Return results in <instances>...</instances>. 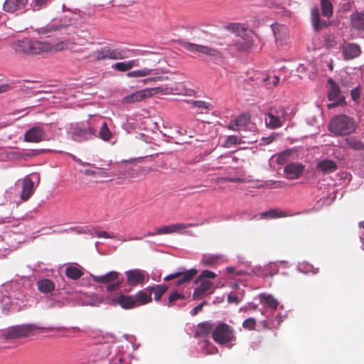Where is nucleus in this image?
<instances>
[{
    "mask_svg": "<svg viewBox=\"0 0 364 364\" xmlns=\"http://www.w3.org/2000/svg\"><path fill=\"white\" fill-rule=\"evenodd\" d=\"M50 46L48 41H32L28 38L13 42L12 48L16 53L41 55L48 53Z\"/></svg>",
    "mask_w": 364,
    "mask_h": 364,
    "instance_id": "nucleus-1",
    "label": "nucleus"
},
{
    "mask_svg": "<svg viewBox=\"0 0 364 364\" xmlns=\"http://www.w3.org/2000/svg\"><path fill=\"white\" fill-rule=\"evenodd\" d=\"M357 127L355 119L346 114L333 117L328 123L329 131L338 136H346L353 133Z\"/></svg>",
    "mask_w": 364,
    "mask_h": 364,
    "instance_id": "nucleus-2",
    "label": "nucleus"
},
{
    "mask_svg": "<svg viewBox=\"0 0 364 364\" xmlns=\"http://www.w3.org/2000/svg\"><path fill=\"white\" fill-rule=\"evenodd\" d=\"M265 124L269 129H274L283 126L286 122L287 111L282 106L271 107L267 112Z\"/></svg>",
    "mask_w": 364,
    "mask_h": 364,
    "instance_id": "nucleus-3",
    "label": "nucleus"
},
{
    "mask_svg": "<svg viewBox=\"0 0 364 364\" xmlns=\"http://www.w3.org/2000/svg\"><path fill=\"white\" fill-rule=\"evenodd\" d=\"M212 337L215 342L220 345L226 344L236 339L234 328L225 323H219L213 330Z\"/></svg>",
    "mask_w": 364,
    "mask_h": 364,
    "instance_id": "nucleus-4",
    "label": "nucleus"
},
{
    "mask_svg": "<svg viewBox=\"0 0 364 364\" xmlns=\"http://www.w3.org/2000/svg\"><path fill=\"white\" fill-rule=\"evenodd\" d=\"M129 49L112 48L109 46L103 47L93 53L95 61L110 60H122L128 57Z\"/></svg>",
    "mask_w": 364,
    "mask_h": 364,
    "instance_id": "nucleus-5",
    "label": "nucleus"
},
{
    "mask_svg": "<svg viewBox=\"0 0 364 364\" xmlns=\"http://www.w3.org/2000/svg\"><path fill=\"white\" fill-rule=\"evenodd\" d=\"M328 83L329 85L328 99L331 103L328 104L327 107L332 109L336 107L346 106V97L342 95L338 85L331 78H328Z\"/></svg>",
    "mask_w": 364,
    "mask_h": 364,
    "instance_id": "nucleus-6",
    "label": "nucleus"
},
{
    "mask_svg": "<svg viewBox=\"0 0 364 364\" xmlns=\"http://www.w3.org/2000/svg\"><path fill=\"white\" fill-rule=\"evenodd\" d=\"M119 272L111 271L104 275H92L93 282L100 284H108L107 291L109 292L117 290L122 285V279L119 280Z\"/></svg>",
    "mask_w": 364,
    "mask_h": 364,
    "instance_id": "nucleus-7",
    "label": "nucleus"
},
{
    "mask_svg": "<svg viewBox=\"0 0 364 364\" xmlns=\"http://www.w3.org/2000/svg\"><path fill=\"white\" fill-rule=\"evenodd\" d=\"M198 271L196 268L186 269L184 267L179 268L178 271L168 274L164 278L165 282L176 279L175 286L179 287L188 284L197 275Z\"/></svg>",
    "mask_w": 364,
    "mask_h": 364,
    "instance_id": "nucleus-8",
    "label": "nucleus"
},
{
    "mask_svg": "<svg viewBox=\"0 0 364 364\" xmlns=\"http://www.w3.org/2000/svg\"><path fill=\"white\" fill-rule=\"evenodd\" d=\"M70 133L72 138L76 141H82L96 136V130L90 127L77 124L70 128Z\"/></svg>",
    "mask_w": 364,
    "mask_h": 364,
    "instance_id": "nucleus-9",
    "label": "nucleus"
},
{
    "mask_svg": "<svg viewBox=\"0 0 364 364\" xmlns=\"http://www.w3.org/2000/svg\"><path fill=\"white\" fill-rule=\"evenodd\" d=\"M183 46L191 52H198L199 53L205 54L213 59L220 58L222 57L221 53L213 48L191 43H186Z\"/></svg>",
    "mask_w": 364,
    "mask_h": 364,
    "instance_id": "nucleus-10",
    "label": "nucleus"
},
{
    "mask_svg": "<svg viewBox=\"0 0 364 364\" xmlns=\"http://www.w3.org/2000/svg\"><path fill=\"white\" fill-rule=\"evenodd\" d=\"M127 282L129 285L136 287L144 282L148 275L143 270L135 269L127 271Z\"/></svg>",
    "mask_w": 364,
    "mask_h": 364,
    "instance_id": "nucleus-11",
    "label": "nucleus"
},
{
    "mask_svg": "<svg viewBox=\"0 0 364 364\" xmlns=\"http://www.w3.org/2000/svg\"><path fill=\"white\" fill-rule=\"evenodd\" d=\"M343 58L350 60L359 57L362 53L360 46L354 43H345L341 48Z\"/></svg>",
    "mask_w": 364,
    "mask_h": 364,
    "instance_id": "nucleus-12",
    "label": "nucleus"
},
{
    "mask_svg": "<svg viewBox=\"0 0 364 364\" xmlns=\"http://www.w3.org/2000/svg\"><path fill=\"white\" fill-rule=\"evenodd\" d=\"M320 4L323 16L327 18L323 21L320 19V29H322L331 24L330 18L332 16L333 13V6L330 0H321Z\"/></svg>",
    "mask_w": 364,
    "mask_h": 364,
    "instance_id": "nucleus-13",
    "label": "nucleus"
},
{
    "mask_svg": "<svg viewBox=\"0 0 364 364\" xmlns=\"http://www.w3.org/2000/svg\"><path fill=\"white\" fill-rule=\"evenodd\" d=\"M16 331L17 332V335H18V338L22 337H27L29 336L33 335L38 330L42 329L44 331H53L55 329L54 327H38L34 324H28V325H20L15 326Z\"/></svg>",
    "mask_w": 364,
    "mask_h": 364,
    "instance_id": "nucleus-14",
    "label": "nucleus"
},
{
    "mask_svg": "<svg viewBox=\"0 0 364 364\" xmlns=\"http://www.w3.org/2000/svg\"><path fill=\"white\" fill-rule=\"evenodd\" d=\"M24 139L28 142L38 143L46 140V134L42 127H33L25 133Z\"/></svg>",
    "mask_w": 364,
    "mask_h": 364,
    "instance_id": "nucleus-15",
    "label": "nucleus"
},
{
    "mask_svg": "<svg viewBox=\"0 0 364 364\" xmlns=\"http://www.w3.org/2000/svg\"><path fill=\"white\" fill-rule=\"evenodd\" d=\"M195 283L199 284V285L193 291V299H200L205 293L213 292V291L210 290L213 288V284L208 279H201V281H198L197 278L195 281Z\"/></svg>",
    "mask_w": 364,
    "mask_h": 364,
    "instance_id": "nucleus-16",
    "label": "nucleus"
},
{
    "mask_svg": "<svg viewBox=\"0 0 364 364\" xmlns=\"http://www.w3.org/2000/svg\"><path fill=\"white\" fill-rule=\"evenodd\" d=\"M151 96V91L149 89L141 90L131 95L125 96L122 102L126 104H132L141 102Z\"/></svg>",
    "mask_w": 364,
    "mask_h": 364,
    "instance_id": "nucleus-17",
    "label": "nucleus"
},
{
    "mask_svg": "<svg viewBox=\"0 0 364 364\" xmlns=\"http://www.w3.org/2000/svg\"><path fill=\"white\" fill-rule=\"evenodd\" d=\"M250 121V116L249 114H242L237 118L231 120L228 125L229 130L238 132L242 128L246 127Z\"/></svg>",
    "mask_w": 364,
    "mask_h": 364,
    "instance_id": "nucleus-18",
    "label": "nucleus"
},
{
    "mask_svg": "<svg viewBox=\"0 0 364 364\" xmlns=\"http://www.w3.org/2000/svg\"><path fill=\"white\" fill-rule=\"evenodd\" d=\"M28 0H5L3 9L8 13H14L24 9Z\"/></svg>",
    "mask_w": 364,
    "mask_h": 364,
    "instance_id": "nucleus-19",
    "label": "nucleus"
},
{
    "mask_svg": "<svg viewBox=\"0 0 364 364\" xmlns=\"http://www.w3.org/2000/svg\"><path fill=\"white\" fill-rule=\"evenodd\" d=\"M304 169V166L300 163H290L284 168V173L287 178L296 179L300 177Z\"/></svg>",
    "mask_w": 364,
    "mask_h": 364,
    "instance_id": "nucleus-20",
    "label": "nucleus"
},
{
    "mask_svg": "<svg viewBox=\"0 0 364 364\" xmlns=\"http://www.w3.org/2000/svg\"><path fill=\"white\" fill-rule=\"evenodd\" d=\"M350 24L352 28L358 31H364V11H355L350 16Z\"/></svg>",
    "mask_w": 364,
    "mask_h": 364,
    "instance_id": "nucleus-21",
    "label": "nucleus"
},
{
    "mask_svg": "<svg viewBox=\"0 0 364 364\" xmlns=\"http://www.w3.org/2000/svg\"><path fill=\"white\" fill-rule=\"evenodd\" d=\"M295 213H291L288 211H283L277 208L270 209L267 211L260 213V218L262 219H272L279 218H285L295 215Z\"/></svg>",
    "mask_w": 364,
    "mask_h": 364,
    "instance_id": "nucleus-22",
    "label": "nucleus"
},
{
    "mask_svg": "<svg viewBox=\"0 0 364 364\" xmlns=\"http://www.w3.org/2000/svg\"><path fill=\"white\" fill-rule=\"evenodd\" d=\"M134 297L136 307L149 304L152 301V297L150 296V291L148 287L139 291L134 295Z\"/></svg>",
    "mask_w": 364,
    "mask_h": 364,
    "instance_id": "nucleus-23",
    "label": "nucleus"
},
{
    "mask_svg": "<svg viewBox=\"0 0 364 364\" xmlns=\"http://www.w3.org/2000/svg\"><path fill=\"white\" fill-rule=\"evenodd\" d=\"M117 303L125 309L136 307L134 295L120 294L117 299Z\"/></svg>",
    "mask_w": 364,
    "mask_h": 364,
    "instance_id": "nucleus-24",
    "label": "nucleus"
},
{
    "mask_svg": "<svg viewBox=\"0 0 364 364\" xmlns=\"http://www.w3.org/2000/svg\"><path fill=\"white\" fill-rule=\"evenodd\" d=\"M33 181L28 177H26L23 181L22 191L21 198L23 200H27L33 193Z\"/></svg>",
    "mask_w": 364,
    "mask_h": 364,
    "instance_id": "nucleus-25",
    "label": "nucleus"
},
{
    "mask_svg": "<svg viewBox=\"0 0 364 364\" xmlns=\"http://www.w3.org/2000/svg\"><path fill=\"white\" fill-rule=\"evenodd\" d=\"M213 332V326L209 322L200 323L195 331L196 338H204Z\"/></svg>",
    "mask_w": 364,
    "mask_h": 364,
    "instance_id": "nucleus-26",
    "label": "nucleus"
},
{
    "mask_svg": "<svg viewBox=\"0 0 364 364\" xmlns=\"http://www.w3.org/2000/svg\"><path fill=\"white\" fill-rule=\"evenodd\" d=\"M139 65L138 60H132L127 62H117L114 63L112 67V68L120 72H126L130 70L134 67Z\"/></svg>",
    "mask_w": 364,
    "mask_h": 364,
    "instance_id": "nucleus-27",
    "label": "nucleus"
},
{
    "mask_svg": "<svg viewBox=\"0 0 364 364\" xmlns=\"http://www.w3.org/2000/svg\"><path fill=\"white\" fill-rule=\"evenodd\" d=\"M150 291V296L154 294V300L159 301L161 296L167 291L168 287L166 284H157L152 287H148Z\"/></svg>",
    "mask_w": 364,
    "mask_h": 364,
    "instance_id": "nucleus-28",
    "label": "nucleus"
},
{
    "mask_svg": "<svg viewBox=\"0 0 364 364\" xmlns=\"http://www.w3.org/2000/svg\"><path fill=\"white\" fill-rule=\"evenodd\" d=\"M38 289L42 293L51 292L55 289V284L48 279H44L37 282Z\"/></svg>",
    "mask_w": 364,
    "mask_h": 364,
    "instance_id": "nucleus-29",
    "label": "nucleus"
},
{
    "mask_svg": "<svg viewBox=\"0 0 364 364\" xmlns=\"http://www.w3.org/2000/svg\"><path fill=\"white\" fill-rule=\"evenodd\" d=\"M299 71L306 70L309 72V75L311 79H315L317 76V65L316 62H309L307 65L305 67L303 65H300L298 68Z\"/></svg>",
    "mask_w": 364,
    "mask_h": 364,
    "instance_id": "nucleus-30",
    "label": "nucleus"
},
{
    "mask_svg": "<svg viewBox=\"0 0 364 364\" xmlns=\"http://www.w3.org/2000/svg\"><path fill=\"white\" fill-rule=\"evenodd\" d=\"M65 275L71 279L76 280L83 275V271L79 267L69 266L65 269Z\"/></svg>",
    "mask_w": 364,
    "mask_h": 364,
    "instance_id": "nucleus-31",
    "label": "nucleus"
},
{
    "mask_svg": "<svg viewBox=\"0 0 364 364\" xmlns=\"http://www.w3.org/2000/svg\"><path fill=\"white\" fill-rule=\"evenodd\" d=\"M221 258L222 256L220 255H203L200 263L203 266H213L217 264Z\"/></svg>",
    "mask_w": 364,
    "mask_h": 364,
    "instance_id": "nucleus-32",
    "label": "nucleus"
},
{
    "mask_svg": "<svg viewBox=\"0 0 364 364\" xmlns=\"http://www.w3.org/2000/svg\"><path fill=\"white\" fill-rule=\"evenodd\" d=\"M337 168L336 164L331 160H323L320 161V171L325 173H332Z\"/></svg>",
    "mask_w": 364,
    "mask_h": 364,
    "instance_id": "nucleus-33",
    "label": "nucleus"
},
{
    "mask_svg": "<svg viewBox=\"0 0 364 364\" xmlns=\"http://www.w3.org/2000/svg\"><path fill=\"white\" fill-rule=\"evenodd\" d=\"M48 44L50 46V49L48 50L49 52H51L52 50L54 51H62L66 49H69L73 46V43L70 40H66L63 41L58 42L54 45H52L50 43L48 42Z\"/></svg>",
    "mask_w": 364,
    "mask_h": 364,
    "instance_id": "nucleus-34",
    "label": "nucleus"
},
{
    "mask_svg": "<svg viewBox=\"0 0 364 364\" xmlns=\"http://www.w3.org/2000/svg\"><path fill=\"white\" fill-rule=\"evenodd\" d=\"M261 301L268 307L271 309H277L278 306V301L272 295L262 294L260 296Z\"/></svg>",
    "mask_w": 364,
    "mask_h": 364,
    "instance_id": "nucleus-35",
    "label": "nucleus"
},
{
    "mask_svg": "<svg viewBox=\"0 0 364 364\" xmlns=\"http://www.w3.org/2000/svg\"><path fill=\"white\" fill-rule=\"evenodd\" d=\"M189 103L192 108H197L201 110H209L211 109V105L209 102L203 100H191ZM199 113H203V112L200 111Z\"/></svg>",
    "mask_w": 364,
    "mask_h": 364,
    "instance_id": "nucleus-36",
    "label": "nucleus"
},
{
    "mask_svg": "<svg viewBox=\"0 0 364 364\" xmlns=\"http://www.w3.org/2000/svg\"><path fill=\"white\" fill-rule=\"evenodd\" d=\"M153 70L149 68H144L141 70H134L127 73L128 77H141L149 75L152 73Z\"/></svg>",
    "mask_w": 364,
    "mask_h": 364,
    "instance_id": "nucleus-37",
    "label": "nucleus"
},
{
    "mask_svg": "<svg viewBox=\"0 0 364 364\" xmlns=\"http://www.w3.org/2000/svg\"><path fill=\"white\" fill-rule=\"evenodd\" d=\"M242 142L241 136L230 135L225 140L223 146L229 148L234 145L241 144Z\"/></svg>",
    "mask_w": 364,
    "mask_h": 364,
    "instance_id": "nucleus-38",
    "label": "nucleus"
},
{
    "mask_svg": "<svg viewBox=\"0 0 364 364\" xmlns=\"http://www.w3.org/2000/svg\"><path fill=\"white\" fill-rule=\"evenodd\" d=\"M346 144L354 150H363L364 143L354 138H348L346 139Z\"/></svg>",
    "mask_w": 364,
    "mask_h": 364,
    "instance_id": "nucleus-39",
    "label": "nucleus"
},
{
    "mask_svg": "<svg viewBox=\"0 0 364 364\" xmlns=\"http://www.w3.org/2000/svg\"><path fill=\"white\" fill-rule=\"evenodd\" d=\"M99 134L100 137L105 141H109L111 139L112 134L105 122L102 124Z\"/></svg>",
    "mask_w": 364,
    "mask_h": 364,
    "instance_id": "nucleus-40",
    "label": "nucleus"
},
{
    "mask_svg": "<svg viewBox=\"0 0 364 364\" xmlns=\"http://www.w3.org/2000/svg\"><path fill=\"white\" fill-rule=\"evenodd\" d=\"M272 30L274 33L276 40L282 39L286 36L287 27L283 25H275L273 26Z\"/></svg>",
    "mask_w": 364,
    "mask_h": 364,
    "instance_id": "nucleus-41",
    "label": "nucleus"
},
{
    "mask_svg": "<svg viewBox=\"0 0 364 364\" xmlns=\"http://www.w3.org/2000/svg\"><path fill=\"white\" fill-rule=\"evenodd\" d=\"M63 27V25L56 26L54 24L48 25L45 28H40L37 30V32L41 35H48L53 31L61 29Z\"/></svg>",
    "mask_w": 364,
    "mask_h": 364,
    "instance_id": "nucleus-42",
    "label": "nucleus"
},
{
    "mask_svg": "<svg viewBox=\"0 0 364 364\" xmlns=\"http://www.w3.org/2000/svg\"><path fill=\"white\" fill-rule=\"evenodd\" d=\"M291 154V150H286L277 156L276 162L278 164L282 165L286 163Z\"/></svg>",
    "mask_w": 364,
    "mask_h": 364,
    "instance_id": "nucleus-43",
    "label": "nucleus"
},
{
    "mask_svg": "<svg viewBox=\"0 0 364 364\" xmlns=\"http://www.w3.org/2000/svg\"><path fill=\"white\" fill-rule=\"evenodd\" d=\"M196 224L193 223H176L171 225V229H172V233H179L181 232L182 230L187 228H191V227H196Z\"/></svg>",
    "mask_w": 364,
    "mask_h": 364,
    "instance_id": "nucleus-44",
    "label": "nucleus"
},
{
    "mask_svg": "<svg viewBox=\"0 0 364 364\" xmlns=\"http://www.w3.org/2000/svg\"><path fill=\"white\" fill-rule=\"evenodd\" d=\"M185 296L183 294H179L176 291L171 294V295L168 297V306H172L174 305L175 301L178 299H184Z\"/></svg>",
    "mask_w": 364,
    "mask_h": 364,
    "instance_id": "nucleus-45",
    "label": "nucleus"
},
{
    "mask_svg": "<svg viewBox=\"0 0 364 364\" xmlns=\"http://www.w3.org/2000/svg\"><path fill=\"white\" fill-rule=\"evenodd\" d=\"M312 23L316 31L318 30V9L314 7L311 11Z\"/></svg>",
    "mask_w": 364,
    "mask_h": 364,
    "instance_id": "nucleus-46",
    "label": "nucleus"
},
{
    "mask_svg": "<svg viewBox=\"0 0 364 364\" xmlns=\"http://www.w3.org/2000/svg\"><path fill=\"white\" fill-rule=\"evenodd\" d=\"M15 326L7 329L4 333L3 336L5 339H16L18 338V335L16 333Z\"/></svg>",
    "mask_w": 364,
    "mask_h": 364,
    "instance_id": "nucleus-47",
    "label": "nucleus"
},
{
    "mask_svg": "<svg viewBox=\"0 0 364 364\" xmlns=\"http://www.w3.org/2000/svg\"><path fill=\"white\" fill-rule=\"evenodd\" d=\"M216 276V274L210 270H203L197 278L198 281H201V279H215Z\"/></svg>",
    "mask_w": 364,
    "mask_h": 364,
    "instance_id": "nucleus-48",
    "label": "nucleus"
},
{
    "mask_svg": "<svg viewBox=\"0 0 364 364\" xmlns=\"http://www.w3.org/2000/svg\"><path fill=\"white\" fill-rule=\"evenodd\" d=\"M83 173L85 176H89L103 177L105 176V172L101 168H97V170L86 169L83 171Z\"/></svg>",
    "mask_w": 364,
    "mask_h": 364,
    "instance_id": "nucleus-49",
    "label": "nucleus"
},
{
    "mask_svg": "<svg viewBox=\"0 0 364 364\" xmlns=\"http://www.w3.org/2000/svg\"><path fill=\"white\" fill-rule=\"evenodd\" d=\"M256 325V321L253 318H248L242 323V327L247 330H254Z\"/></svg>",
    "mask_w": 364,
    "mask_h": 364,
    "instance_id": "nucleus-50",
    "label": "nucleus"
},
{
    "mask_svg": "<svg viewBox=\"0 0 364 364\" xmlns=\"http://www.w3.org/2000/svg\"><path fill=\"white\" fill-rule=\"evenodd\" d=\"M360 95H361V92H360V86H357L353 90H352L350 92L351 98H352L353 101L356 103L359 102L360 98Z\"/></svg>",
    "mask_w": 364,
    "mask_h": 364,
    "instance_id": "nucleus-51",
    "label": "nucleus"
},
{
    "mask_svg": "<svg viewBox=\"0 0 364 364\" xmlns=\"http://www.w3.org/2000/svg\"><path fill=\"white\" fill-rule=\"evenodd\" d=\"M156 233H158L159 235L171 234L172 233L171 225H165V226H162V227H159V228H156Z\"/></svg>",
    "mask_w": 364,
    "mask_h": 364,
    "instance_id": "nucleus-52",
    "label": "nucleus"
},
{
    "mask_svg": "<svg viewBox=\"0 0 364 364\" xmlns=\"http://www.w3.org/2000/svg\"><path fill=\"white\" fill-rule=\"evenodd\" d=\"M50 0H35L33 4V10L38 11L43 6H46Z\"/></svg>",
    "mask_w": 364,
    "mask_h": 364,
    "instance_id": "nucleus-53",
    "label": "nucleus"
},
{
    "mask_svg": "<svg viewBox=\"0 0 364 364\" xmlns=\"http://www.w3.org/2000/svg\"><path fill=\"white\" fill-rule=\"evenodd\" d=\"M14 217L11 213L9 215H0V225L12 222Z\"/></svg>",
    "mask_w": 364,
    "mask_h": 364,
    "instance_id": "nucleus-54",
    "label": "nucleus"
},
{
    "mask_svg": "<svg viewBox=\"0 0 364 364\" xmlns=\"http://www.w3.org/2000/svg\"><path fill=\"white\" fill-rule=\"evenodd\" d=\"M324 45L328 48H333L336 45L334 37L332 36H329L327 38H326L324 41Z\"/></svg>",
    "mask_w": 364,
    "mask_h": 364,
    "instance_id": "nucleus-55",
    "label": "nucleus"
},
{
    "mask_svg": "<svg viewBox=\"0 0 364 364\" xmlns=\"http://www.w3.org/2000/svg\"><path fill=\"white\" fill-rule=\"evenodd\" d=\"M95 234L99 238H100V237L114 238V234H109L107 232L102 231V230L96 231Z\"/></svg>",
    "mask_w": 364,
    "mask_h": 364,
    "instance_id": "nucleus-56",
    "label": "nucleus"
},
{
    "mask_svg": "<svg viewBox=\"0 0 364 364\" xmlns=\"http://www.w3.org/2000/svg\"><path fill=\"white\" fill-rule=\"evenodd\" d=\"M228 301L230 304H238L240 303V299L236 295L232 294H230L228 296Z\"/></svg>",
    "mask_w": 364,
    "mask_h": 364,
    "instance_id": "nucleus-57",
    "label": "nucleus"
},
{
    "mask_svg": "<svg viewBox=\"0 0 364 364\" xmlns=\"http://www.w3.org/2000/svg\"><path fill=\"white\" fill-rule=\"evenodd\" d=\"M207 304V302L206 301H203L202 302L201 304H198V306H196L191 312V315L192 316H196L199 311H200L203 307L204 305H206Z\"/></svg>",
    "mask_w": 364,
    "mask_h": 364,
    "instance_id": "nucleus-58",
    "label": "nucleus"
},
{
    "mask_svg": "<svg viewBox=\"0 0 364 364\" xmlns=\"http://www.w3.org/2000/svg\"><path fill=\"white\" fill-rule=\"evenodd\" d=\"M277 137L276 134H272L267 137H262L261 141H262L263 144H269L274 141Z\"/></svg>",
    "mask_w": 364,
    "mask_h": 364,
    "instance_id": "nucleus-59",
    "label": "nucleus"
},
{
    "mask_svg": "<svg viewBox=\"0 0 364 364\" xmlns=\"http://www.w3.org/2000/svg\"><path fill=\"white\" fill-rule=\"evenodd\" d=\"M11 89L9 84H2L0 85V93L6 92Z\"/></svg>",
    "mask_w": 364,
    "mask_h": 364,
    "instance_id": "nucleus-60",
    "label": "nucleus"
},
{
    "mask_svg": "<svg viewBox=\"0 0 364 364\" xmlns=\"http://www.w3.org/2000/svg\"><path fill=\"white\" fill-rule=\"evenodd\" d=\"M225 181L232 182V183H240L242 181V179L240 178H225L224 179Z\"/></svg>",
    "mask_w": 364,
    "mask_h": 364,
    "instance_id": "nucleus-61",
    "label": "nucleus"
},
{
    "mask_svg": "<svg viewBox=\"0 0 364 364\" xmlns=\"http://www.w3.org/2000/svg\"><path fill=\"white\" fill-rule=\"evenodd\" d=\"M279 82V77L277 75L273 76L272 81L269 84H272L274 87L277 86Z\"/></svg>",
    "mask_w": 364,
    "mask_h": 364,
    "instance_id": "nucleus-62",
    "label": "nucleus"
},
{
    "mask_svg": "<svg viewBox=\"0 0 364 364\" xmlns=\"http://www.w3.org/2000/svg\"><path fill=\"white\" fill-rule=\"evenodd\" d=\"M227 272L229 274H235V269L233 267H228L226 268Z\"/></svg>",
    "mask_w": 364,
    "mask_h": 364,
    "instance_id": "nucleus-63",
    "label": "nucleus"
},
{
    "mask_svg": "<svg viewBox=\"0 0 364 364\" xmlns=\"http://www.w3.org/2000/svg\"><path fill=\"white\" fill-rule=\"evenodd\" d=\"M159 235V234L156 233V230L154 232H149L148 233L144 235V237L154 236V235Z\"/></svg>",
    "mask_w": 364,
    "mask_h": 364,
    "instance_id": "nucleus-64",
    "label": "nucleus"
}]
</instances>
